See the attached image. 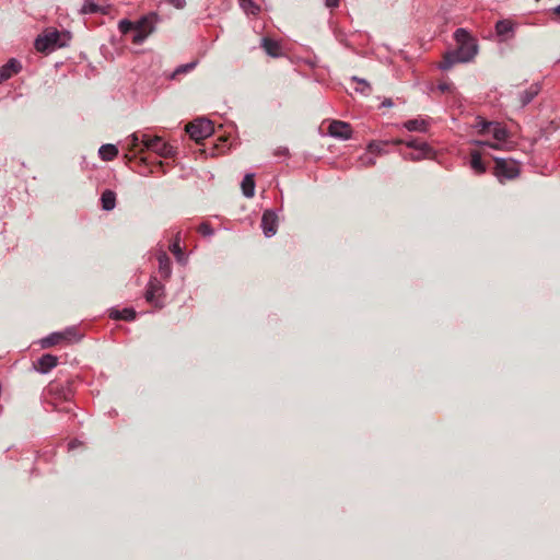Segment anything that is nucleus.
<instances>
[{
	"label": "nucleus",
	"instance_id": "dca6fc26",
	"mask_svg": "<svg viewBox=\"0 0 560 560\" xmlns=\"http://www.w3.org/2000/svg\"><path fill=\"white\" fill-rule=\"evenodd\" d=\"M261 47L265 49L267 55L271 57H279L281 55V47L275 39L264 37L261 39Z\"/></svg>",
	"mask_w": 560,
	"mask_h": 560
},
{
	"label": "nucleus",
	"instance_id": "473e14b6",
	"mask_svg": "<svg viewBox=\"0 0 560 560\" xmlns=\"http://www.w3.org/2000/svg\"><path fill=\"white\" fill-rule=\"evenodd\" d=\"M198 231L203 236H212L214 231L211 225L207 222H203L199 225Z\"/></svg>",
	"mask_w": 560,
	"mask_h": 560
},
{
	"label": "nucleus",
	"instance_id": "ea45409f",
	"mask_svg": "<svg viewBox=\"0 0 560 560\" xmlns=\"http://www.w3.org/2000/svg\"><path fill=\"white\" fill-rule=\"evenodd\" d=\"M475 143L478 144V145H487V147L493 148V149H498L499 148L498 144L491 143L489 141H476Z\"/></svg>",
	"mask_w": 560,
	"mask_h": 560
},
{
	"label": "nucleus",
	"instance_id": "b1692460",
	"mask_svg": "<svg viewBox=\"0 0 560 560\" xmlns=\"http://www.w3.org/2000/svg\"><path fill=\"white\" fill-rule=\"evenodd\" d=\"M81 12L84 14L106 13V10L93 0H85Z\"/></svg>",
	"mask_w": 560,
	"mask_h": 560
},
{
	"label": "nucleus",
	"instance_id": "a18cd8bd",
	"mask_svg": "<svg viewBox=\"0 0 560 560\" xmlns=\"http://www.w3.org/2000/svg\"><path fill=\"white\" fill-rule=\"evenodd\" d=\"M405 142L406 141H404L402 139H394V140H392V143H394V144H402Z\"/></svg>",
	"mask_w": 560,
	"mask_h": 560
},
{
	"label": "nucleus",
	"instance_id": "a878e982",
	"mask_svg": "<svg viewBox=\"0 0 560 560\" xmlns=\"http://www.w3.org/2000/svg\"><path fill=\"white\" fill-rule=\"evenodd\" d=\"M432 154H433V150L432 151H422V150L416 151L415 150V152L402 153L401 155H402V159L406 161L418 162L423 159L430 158Z\"/></svg>",
	"mask_w": 560,
	"mask_h": 560
},
{
	"label": "nucleus",
	"instance_id": "72a5a7b5",
	"mask_svg": "<svg viewBox=\"0 0 560 560\" xmlns=\"http://www.w3.org/2000/svg\"><path fill=\"white\" fill-rule=\"evenodd\" d=\"M492 125L493 121H487L485 119H481L477 122L476 128H478L479 132L483 133L486 131H489Z\"/></svg>",
	"mask_w": 560,
	"mask_h": 560
},
{
	"label": "nucleus",
	"instance_id": "cd10ccee",
	"mask_svg": "<svg viewBox=\"0 0 560 560\" xmlns=\"http://www.w3.org/2000/svg\"><path fill=\"white\" fill-rule=\"evenodd\" d=\"M240 5L246 14L255 15L260 11L259 5L254 0H240Z\"/></svg>",
	"mask_w": 560,
	"mask_h": 560
},
{
	"label": "nucleus",
	"instance_id": "aec40b11",
	"mask_svg": "<svg viewBox=\"0 0 560 560\" xmlns=\"http://www.w3.org/2000/svg\"><path fill=\"white\" fill-rule=\"evenodd\" d=\"M402 126L408 131L425 132L428 130V122L420 118L409 119Z\"/></svg>",
	"mask_w": 560,
	"mask_h": 560
},
{
	"label": "nucleus",
	"instance_id": "f03ea898",
	"mask_svg": "<svg viewBox=\"0 0 560 560\" xmlns=\"http://www.w3.org/2000/svg\"><path fill=\"white\" fill-rule=\"evenodd\" d=\"M70 40L71 35L68 31H58L55 27H47L36 37L34 47L39 52L49 54L58 48L67 47Z\"/></svg>",
	"mask_w": 560,
	"mask_h": 560
},
{
	"label": "nucleus",
	"instance_id": "c85d7f7f",
	"mask_svg": "<svg viewBox=\"0 0 560 560\" xmlns=\"http://www.w3.org/2000/svg\"><path fill=\"white\" fill-rule=\"evenodd\" d=\"M196 66H197V61H191V62H188L185 65H180L173 71V73L170 75V78L175 79L179 74L187 73V72L191 71L192 69H195Z\"/></svg>",
	"mask_w": 560,
	"mask_h": 560
},
{
	"label": "nucleus",
	"instance_id": "79ce46f5",
	"mask_svg": "<svg viewBox=\"0 0 560 560\" xmlns=\"http://www.w3.org/2000/svg\"><path fill=\"white\" fill-rule=\"evenodd\" d=\"M438 88H439L440 91L446 92V91L450 90V84H447V83H440Z\"/></svg>",
	"mask_w": 560,
	"mask_h": 560
},
{
	"label": "nucleus",
	"instance_id": "f8f14e48",
	"mask_svg": "<svg viewBox=\"0 0 560 560\" xmlns=\"http://www.w3.org/2000/svg\"><path fill=\"white\" fill-rule=\"evenodd\" d=\"M159 272L164 280H168L172 276L171 259L163 250L158 253Z\"/></svg>",
	"mask_w": 560,
	"mask_h": 560
},
{
	"label": "nucleus",
	"instance_id": "4c0bfd02",
	"mask_svg": "<svg viewBox=\"0 0 560 560\" xmlns=\"http://www.w3.org/2000/svg\"><path fill=\"white\" fill-rule=\"evenodd\" d=\"M288 154H289L288 148H278L275 151V155H277V156H287Z\"/></svg>",
	"mask_w": 560,
	"mask_h": 560
},
{
	"label": "nucleus",
	"instance_id": "f704fd0d",
	"mask_svg": "<svg viewBox=\"0 0 560 560\" xmlns=\"http://www.w3.org/2000/svg\"><path fill=\"white\" fill-rule=\"evenodd\" d=\"M128 144L131 147V150H135L139 147L140 142L142 143V139L139 138L137 133H132L127 139Z\"/></svg>",
	"mask_w": 560,
	"mask_h": 560
},
{
	"label": "nucleus",
	"instance_id": "2eb2a0df",
	"mask_svg": "<svg viewBox=\"0 0 560 560\" xmlns=\"http://www.w3.org/2000/svg\"><path fill=\"white\" fill-rule=\"evenodd\" d=\"M136 315V311L131 307H125L122 310H110L109 312V317L116 320H135Z\"/></svg>",
	"mask_w": 560,
	"mask_h": 560
},
{
	"label": "nucleus",
	"instance_id": "4468645a",
	"mask_svg": "<svg viewBox=\"0 0 560 560\" xmlns=\"http://www.w3.org/2000/svg\"><path fill=\"white\" fill-rule=\"evenodd\" d=\"M58 363V358L56 355L46 353L43 354L37 360V371L42 374L48 373L50 370H52Z\"/></svg>",
	"mask_w": 560,
	"mask_h": 560
},
{
	"label": "nucleus",
	"instance_id": "c03bdc74",
	"mask_svg": "<svg viewBox=\"0 0 560 560\" xmlns=\"http://www.w3.org/2000/svg\"><path fill=\"white\" fill-rule=\"evenodd\" d=\"M78 445V442L75 440L71 441L69 444H68V447L69 450H73L74 447H77Z\"/></svg>",
	"mask_w": 560,
	"mask_h": 560
},
{
	"label": "nucleus",
	"instance_id": "4be33fe9",
	"mask_svg": "<svg viewBox=\"0 0 560 560\" xmlns=\"http://www.w3.org/2000/svg\"><path fill=\"white\" fill-rule=\"evenodd\" d=\"M470 167L476 174H483L486 172V165L481 160V154L478 151L470 153Z\"/></svg>",
	"mask_w": 560,
	"mask_h": 560
},
{
	"label": "nucleus",
	"instance_id": "f257e3e1",
	"mask_svg": "<svg viewBox=\"0 0 560 560\" xmlns=\"http://www.w3.org/2000/svg\"><path fill=\"white\" fill-rule=\"evenodd\" d=\"M454 39L457 48L446 51L443 55L439 68L443 71L452 69L457 63H467L474 60L478 54L477 40L465 28H457L454 33Z\"/></svg>",
	"mask_w": 560,
	"mask_h": 560
},
{
	"label": "nucleus",
	"instance_id": "ddd939ff",
	"mask_svg": "<svg viewBox=\"0 0 560 560\" xmlns=\"http://www.w3.org/2000/svg\"><path fill=\"white\" fill-rule=\"evenodd\" d=\"M541 85L540 83H533L528 89L524 92L520 93L518 100L521 107L527 106L540 92Z\"/></svg>",
	"mask_w": 560,
	"mask_h": 560
},
{
	"label": "nucleus",
	"instance_id": "a19ab883",
	"mask_svg": "<svg viewBox=\"0 0 560 560\" xmlns=\"http://www.w3.org/2000/svg\"><path fill=\"white\" fill-rule=\"evenodd\" d=\"M394 105L393 101L390 98H385L382 104H381V107H392Z\"/></svg>",
	"mask_w": 560,
	"mask_h": 560
},
{
	"label": "nucleus",
	"instance_id": "6e6552de",
	"mask_svg": "<svg viewBox=\"0 0 560 560\" xmlns=\"http://www.w3.org/2000/svg\"><path fill=\"white\" fill-rule=\"evenodd\" d=\"M328 132L334 138L348 140L351 138L352 129L348 122L334 120L328 127Z\"/></svg>",
	"mask_w": 560,
	"mask_h": 560
},
{
	"label": "nucleus",
	"instance_id": "bb28decb",
	"mask_svg": "<svg viewBox=\"0 0 560 560\" xmlns=\"http://www.w3.org/2000/svg\"><path fill=\"white\" fill-rule=\"evenodd\" d=\"M405 144L416 151H432V148L425 141H419L418 139L411 138L405 142Z\"/></svg>",
	"mask_w": 560,
	"mask_h": 560
},
{
	"label": "nucleus",
	"instance_id": "5701e85b",
	"mask_svg": "<svg viewBox=\"0 0 560 560\" xmlns=\"http://www.w3.org/2000/svg\"><path fill=\"white\" fill-rule=\"evenodd\" d=\"M179 243H180V238H179V233H178L176 235L175 240L170 245V250L173 253V255L175 256V258L178 262L185 264L186 257H185V254H184L183 248L180 247Z\"/></svg>",
	"mask_w": 560,
	"mask_h": 560
},
{
	"label": "nucleus",
	"instance_id": "2f4dec72",
	"mask_svg": "<svg viewBox=\"0 0 560 560\" xmlns=\"http://www.w3.org/2000/svg\"><path fill=\"white\" fill-rule=\"evenodd\" d=\"M150 34L152 33L147 31H133L131 42L136 45H141Z\"/></svg>",
	"mask_w": 560,
	"mask_h": 560
},
{
	"label": "nucleus",
	"instance_id": "f3484780",
	"mask_svg": "<svg viewBox=\"0 0 560 560\" xmlns=\"http://www.w3.org/2000/svg\"><path fill=\"white\" fill-rule=\"evenodd\" d=\"M242 192L246 198H252L255 195V180L254 174H246L241 183Z\"/></svg>",
	"mask_w": 560,
	"mask_h": 560
},
{
	"label": "nucleus",
	"instance_id": "1a4fd4ad",
	"mask_svg": "<svg viewBox=\"0 0 560 560\" xmlns=\"http://www.w3.org/2000/svg\"><path fill=\"white\" fill-rule=\"evenodd\" d=\"M158 22V13L150 12L149 14L141 16L137 22H135V31H147L153 33Z\"/></svg>",
	"mask_w": 560,
	"mask_h": 560
},
{
	"label": "nucleus",
	"instance_id": "c9c22d12",
	"mask_svg": "<svg viewBox=\"0 0 560 560\" xmlns=\"http://www.w3.org/2000/svg\"><path fill=\"white\" fill-rule=\"evenodd\" d=\"M369 151H370L371 153H375V152H377V153H380V154L383 152V150H382V148H381V144H380V143H374V142H372V143H370V144H369Z\"/></svg>",
	"mask_w": 560,
	"mask_h": 560
},
{
	"label": "nucleus",
	"instance_id": "49530a36",
	"mask_svg": "<svg viewBox=\"0 0 560 560\" xmlns=\"http://www.w3.org/2000/svg\"><path fill=\"white\" fill-rule=\"evenodd\" d=\"M366 164H369V165H374V164H375V161H374L373 159H371V158H370V159H369V161L366 162Z\"/></svg>",
	"mask_w": 560,
	"mask_h": 560
},
{
	"label": "nucleus",
	"instance_id": "e433bc0d",
	"mask_svg": "<svg viewBox=\"0 0 560 560\" xmlns=\"http://www.w3.org/2000/svg\"><path fill=\"white\" fill-rule=\"evenodd\" d=\"M170 3L173 4L176 9H183L186 4L185 0H170Z\"/></svg>",
	"mask_w": 560,
	"mask_h": 560
},
{
	"label": "nucleus",
	"instance_id": "393cba45",
	"mask_svg": "<svg viewBox=\"0 0 560 560\" xmlns=\"http://www.w3.org/2000/svg\"><path fill=\"white\" fill-rule=\"evenodd\" d=\"M489 132H491L492 137L497 141H504L508 138V130L504 126H502L499 122L493 121V125L491 126Z\"/></svg>",
	"mask_w": 560,
	"mask_h": 560
},
{
	"label": "nucleus",
	"instance_id": "7c9ffc66",
	"mask_svg": "<svg viewBox=\"0 0 560 560\" xmlns=\"http://www.w3.org/2000/svg\"><path fill=\"white\" fill-rule=\"evenodd\" d=\"M118 30L121 34L126 35L129 32L135 31V22H131L127 19L120 20L118 23Z\"/></svg>",
	"mask_w": 560,
	"mask_h": 560
},
{
	"label": "nucleus",
	"instance_id": "7ed1b4c3",
	"mask_svg": "<svg viewBox=\"0 0 560 560\" xmlns=\"http://www.w3.org/2000/svg\"><path fill=\"white\" fill-rule=\"evenodd\" d=\"M494 163L493 174L501 183L518 177L520 166L515 160L495 158Z\"/></svg>",
	"mask_w": 560,
	"mask_h": 560
},
{
	"label": "nucleus",
	"instance_id": "423d86ee",
	"mask_svg": "<svg viewBox=\"0 0 560 560\" xmlns=\"http://www.w3.org/2000/svg\"><path fill=\"white\" fill-rule=\"evenodd\" d=\"M164 294V284L155 277L151 278L148 282L144 293L145 301L155 307L163 306L162 298Z\"/></svg>",
	"mask_w": 560,
	"mask_h": 560
},
{
	"label": "nucleus",
	"instance_id": "37998d69",
	"mask_svg": "<svg viewBox=\"0 0 560 560\" xmlns=\"http://www.w3.org/2000/svg\"><path fill=\"white\" fill-rule=\"evenodd\" d=\"M55 410L56 411H59V412H70L71 411V408L70 407H65V408H57L55 407Z\"/></svg>",
	"mask_w": 560,
	"mask_h": 560
},
{
	"label": "nucleus",
	"instance_id": "412c9836",
	"mask_svg": "<svg viewBox=\"0 0 560 560\" xmlns=\"http://www.w3.org/2000/svg\"><path fill=\"white\" fill-rule=\"evenodd\" d=\"M98 155L103 161H113L118 155V149L114 144H103L98 149Z\"/></svg>",
	"mask_w": 560,
	"mask_h": 560
},
{
	"label": "nucleus",
	"instance_id": "9b49d317",
	"mask_svg": "<svg viewBox=\"0 0 560 560\" xmlns=\"http://www.w3.org/2000/svg\"><path fill=\"white\" fill-rule=\"evenodd\" d=\"M514 23L511 20H499L495 23V33L502 42L514 36Z\"/></svg>",
	"mask_w": 560,
	"mask_h": 560
},
{
	"label": "nucleus",
	"instance_id": "de8ad7c7",
	"mask_svg": "<svg viewBox=\"0 0 560 560\" xmlns=\"http://www.w3.org/2000/svg\"><path fill=\"white\" fill-rule=\"evenodd\" d=\"M555 12L560 15V4L555 9Z\"/></svg>",
	"mask_w": 560,
	"mask_h": 560
},
{
	"label": "nucleus",
	"instance_id": "58836bf2",
	"mask_svg": "<svg viewBox=\"0 0 560 560\" xmlns=\"http://www.w3.org/2000/svg\"><path fill=\"white\" fill-rule=\"evenodd\" d=\"M325 4L329 9H335L339 5V0H325Z\"/></svg>",
	"mask_w": 560,
	"mask_h": 560
},
{
	"label": "nucleus",
	"instance_id": "20e7f679",
	"mask_svg": "<svg viewBox=\"0 0 560 560\" xmlns=\"http://www.w3.org/2000/svg\"><path fill=\"white\" fill-rule=\"evenodd\" d=\"M213 131V124L207 118L195 119L186 126V132L197 142L210 137Z\"/></svg>",
	"mask_w": 560,
	"mask_h": 560
},
{
	"label": "nucleus",
	"instance_id": "a211bd4d",
	"mask_svg": "<svg viewBox=\"0 0 560 560\" xmlns=\"http://www.w3.org/2000/svg\"><path fill=\"white\" fill-rule=\"evenodd\" d=\"M101 202L103 210H113L116 207V194L110 189L104 190L101 196Z\"/></svg>",
	"mask_w": 560,
	"mask_h": 560
},
{
	"label": "nucleus",
	"instance_id": "0eeeda50",
	"mask_svg": "<svg viewBox=\"0 0 560 560\" xmlns=\"http://www.w3.org/2000/svg\"><path fill=\"white\" fill-rule=\"evenodd\" d=\"M261 229L266 237H271L278 230V215L273 210H265L261 217Z\"/></svg>",
	"mask_w": 560,
	"mask_h": 560
},
{
	"label": "nucleus",
	"instance_id": "9d476101",
	"mask_svg": "<svg viewBox=\"0 0 560 560\" xmlns=\"http://www.w3.org/2000/svg\"><path fill=\"white\" fill-rule=\"evenodd\" d=\"M22 70V65L15 58H11L7 63L0 67V83L11 79Z\"/></svg>",
	"mask_w": 560,
	"mask_h": 560
},
{
	"label": "nucleus",
	"instance_id": "39448f33",
	"mask_svg": "<svg viewBox=\"0 0 560 560\" xmlns=\"http://www.w3.org/2000/svg\"><path fill=\"white\" fill-rule=\"evenodd\" d=\"M142 144L147 150L153 151L160 156L168 158L174 155L173 148L159 136L149 137L148 135H142Z\"/></svg>",
	"mask_w": 560,
	"mask_h": 560
},
{
	"label": "nucleus",
	"instance_id": "6ab92c4d",
	"mask_svg": "<svg viewBox=\"0 0 560 560\" xmlns=\"http://www.w3.org/2000/svg\"><path fill=\"white\" fill-rule=\"evenodd\" d=\"M68 334L69 335L72 334V330L68 329L65 332H52L49 336H47L44 339H42V347L43 348H48V347H52L55 345H58L61 340H63L66 338V335H68Z\"/></svg>",
	"mask_w": 560,
	"mask_h": 560
},
{
	"label": "nucleus",
	"instance_id": "c756f323",
	"mask_svg": "<svg viewBox=\"0 0 560 560\" xmlns=\"http://www.w3.org/2000/svg\"><path fill=\"white\" fill-rule=\"evenodd\" d=\"M353 81L358 83V86L354 90L361 94L369 95L371 93V85L364 79H360L358 77L352 78Z\"/></svg>",
	"mask_w": 560,
	"mask_h": 560
}]
</instances>
